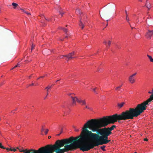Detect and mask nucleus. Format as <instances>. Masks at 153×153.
<instances>
[{
    "label": "nucleus",
    "instance_id": "obj_1",
    "mask_svg": "<svg viewBox=\"0 0 153 153\" xmlns=\"http://www.w3.org/2000/svg\"><path fill=\"white\" fill-rule=\"evenodd\" d=\"M81 137L72 143L79 137H71L68 138L57 140L53 144H48L41 147L38 150L33 149H24L22 148H16V152H23V153H64L69 151H74L79 148L83 152L91 149L90 146L91 140H94L98 137V135L93 133L87 129H83L81 134Z\"/></svg>",
    "mask_w": 153,
    "mask_h": 153
},
{
    "label": "nucleus",
    "instance_id": "obj_2",
    "mask_svg": "<svg viewBox=\"0 0 153 153\" xmlns=\"http://www.w3.org/2000/svg\"><path fill=\"white\" fill-rule=\"evenodd\" d=\"M143 110L138 104L135 108H130L128 110L123 111L120 114H114L112 115L102 117L109 124H113L117 120L133 119L134 117H137L143 112Z\"/></svg>",
    "mask_w": 153,
    "mask_h": 153
},
{
    "label": "nucleus",
    "instance_id": "obj_3",
    "mask_svg": "<svg viewBox=\"0 0 153 153\" xmlns=\"http://www.w3.org/2000/svg\"><path fill=\"white\" fill-rule=\"evenodd\" d=\"M110 124L102 117L98 119H91L88 120L84 125V128H88L93 131H97L102 136L109 135L111 134L107 128L105 127Z\"/></svg>",
    "mask_w": 153,
    "mask_h": 153
},
{
    "label": "nucleus",
    "instance_id": "obj_4",
    "mask_svg": "<svg viewBox=\"0 0 153 153\" xmlns=\"http://www.w3.org/2000/svg\"><path fill=\"white\" fill-rule=\"evenodd\" d=\"M109 135L102 136H100L98 139V138L94 140H91L92 142H91L90 146L91 149L93 148L94 146H98L99 145L103 144H106L110 142V140H108V136Z\"/></svg>",
    "mask_w": 153,
    "mask_h": 153
},
{
    "label": "nucleus",
    "instance_id": "obj_5",
    "mask_svg": "<svg viewBox=\"0 0 153 153\" xmlns=\"http://www.w3.org/2000/svg\"><path fill=\"white\" fill-rule=\"evenodd\" d=\"M152 100H153V93L150 95V98L147 100L143 102V103L139 104L140 105V107H141L143 110V112L144 110L146 109V105H148L149 102L151 101Z\"/></svg>",
    "mask_w": 153,
    "mask_h": 153
},
{
    "label": "nucleus",
    "instance_id": "obj_6",
    "mask_svg": "<svg viewBox=\"0 0 153 153\" xmlns=\"http://www.w3.org/2000/svg\"><path fill=\"white\" fill-rule=\"evenodd\" d=\"M87 22V16L85 15H84L83 17H82L80 19L79 25L81 27L82 29H83L84 27L83 23H85Z\"/></svg>",
    "mask_w": 153,
    "mask_h": 153
},
{
    "label": "nucleus",
    "instance_id": "obj_7",
    "mask_svg": "<svg viewBox=\"0 0 153 153\" xmlns=\"http://www.w3.org/2000/svg\"><path fill=\"white\" fill-rule=\"evenodd\" d=\"M137 73L135 72L130 76L128 77V81L131 84H133L135 82V76Z\"/></svg>",
    "mask_w": 153,
    "mask_h": 153
},
{
    "label": "nucleus",
    "instance_id": "obj_8",
    "mask_svg": "<svg viewBox=\"0 0 153 153\" xmlns=\"http://www.w3.org/2000/svg\"><path fill=\"white\" fill-rule=\"evenodd\" d=\"M74 54L75 52H73L71 53H70L68 55L61 56H60V58H62L64 57H66L68 59V60H70L72 58H75L76 57H75L74 56Z\"/></svg>",
    "mask_w": 153,
    "mask_h": 153
},
{
    "label": "nucleus",
    "instance_id": "obj_9",
    "mask_svg": "<svg viewBox=\"0 0 153 153\" xmlns=\"http://www.w3.org/2000/svg\"><path fill=\"white\" fill-rule=\"evenodd\" d=\"M153 36V30H148L145 35V37L148 39H150Z\"/></svg>",
    "mask_w": 153,
    "mask_h": 153
},
{
    "label": "nucleus",
    "instance_id": "obj_10",
    "mask_svg": "<svg viewBox=\"0 0 153 153\" xmlns=\"http://www.w3.org/2000/svg\"><path fill=\"white\" fill-rule=\"evenodd\" d=\"M71 97L72 100V106H74L76 104V102H78V99L74 95L71 96Z\"/></svg>",
    "mask_w": 153,
    "mask_h": 153
},
{
    "label": "nucleus",
    "instance_id": "obj_11",
    "mask_svg": "<svg viewBox=\"0 0 153 153\" xmlns=\"http://www.w3.org/2000/svg\"><path fill=\"white\" fill-rule=\"evenodd\" d=\"M81 105H83L86 104V102L85 100H82L81 99H78V102Z\"/></svg>",
    "mask_w": 153,
    "mask_h": 153
},
{
    "label": "nucleus",
    "instance_id": "obj_12",
    "mask_svg": "<svg viewBox=\"0 0 153 153\" xmlns=\"http://www.w3.org/2000/svg\"><path fill=\"white\" fill-rule=\"evenodd\" d=\"M103 43L106 46L107 48H109L111 44V42L110 41H108V42H107V41H105Z\"/></svg>",
    "mask_w": 153,
    "mask_h": 153
},
{
    "label": "nucleus",
    "instance_id": "obj_13",
    "mask_svg": "<svg viewBox=\"0 0 153 153\" xmlns=\"http://www.w3.org/2000/svg\"><path fill=\"white\" fill-rule=\"evenodd\" d=\"M125 13L126 14V20L127 21V22L129 23V24L131 26L130 24V23L129 22V17H128V15L127 14V12L126 10L125 11Z\"/></svg>",
    "mask_w": 153,
    "mask_h": 153
},
{
    "label": "nucleus",
    "instance_id": "obj_14",
    "mask_svg": "<svg viewBox=\"0 0 153 153\" xmlns=\"http://www.w3.org/2000/svg\"><path fill=\"white\" fill-rule=\"evenodd\" d=\"M40 16V17H41L42 19L43 20H44V19H45V20H46L47 21H51V19H46L45 18V16L43 15H41Z\"/></svg>",
    "mask_w": 153,
    "mask_h": 153
},
{
    "label": "nucleus",
    "instance_id": "obj_15",
    "mask_svg": "<svg viewBox=\"0 0 153 153\" xmlns=\"http://www.w3.org/2000/svg\"><path fill=\"white\" fill-rule=\"evenodd\" d=\"M116 127V126L115 125H113L110 127H108L107 128L108 129V130L111 131L113 130L114 129V128H115Z\"/></svg>",
    "mask_w": 153,
    "mask_h": 153
},
{
    "label": "nucleus",
    "instance_id": "obj_16",
    "mask_svg": "<svg viewBox=\"0 0 153 153\" xmlns=\"http://www.w3.org/2000/svg\"><path fill=\"white\" fill-rule=\"evenodd\" d=\"M125 104V102H122L120 103H118L117 104V106L119 107V108H121Z\"/></svg>",
    "mask_w": 153,
    "mask_h": 153
},
{
    "label": "nucleus",
    "instance_id": "obj_17",
    "mask_svg": "<svg viewBox=\"0 0 153 153\" xmlns=\"http://www.w3.org/2000/svg\"><path fill=\"white\" fill-rule=\"evenodd\" d=\"M12 5L13 6V8L14 9H16L17 7L18 6V5L17 4L15 3L14 2H13L12 4Z\"/></svg>",
    "mask_w": 153,
    "mask_h": 153
},
{
    "label": "nucleus",
    "instance_id": "obj_18",
    "mask_svg": "<svg viewBox=\"0 0 153 153\" xmlns=\"http://www.w3.org/2000/svg\"><path fill=\"white\" fill-rule=\"evenodd\" d=\"M59 14L61 15V16H62L64 14V13L62 12V9L60 7H59Z\"/></svg>",
    "mask_w": 153,
    "mask_h": 153
},
{
    "label": "nucleus",
    "instance_id": "obj_19",
    "mask_svg": "<svg viewBox=\"0 0 153 153\" xmlns=\"http://www.w3.org/2000/svg\"><path fill=\"white\" fill-rule=\"evenodd\" d=\"M150 61L151 62H153V59L152 58V56L150 55H147Z\"/></svg>",
    "mask_w": 153,
    "mask_h": 153
},
{
    "label": "nucleus",
    "instance_id": "obj_20",
    "mask_svg": "<svg viewBox=\"0 0 153 153\" xmlns=\"http://www.w3.org/2000/svg\"><path fill=\"white\" fill-rule=\"evenodd\" d=\"M59 29H62L63 31L66 33L67 32V29L65 28H62L61 27H59Z\"/></svg>",
    "mask_w": 153,
    "mask_h": 153
},
{
    "label": "nucleus",
    "instance_id": "obj_21",
    "mask_svg": "<svg viewBox=\"0 0 153 153\" xmlns=\"http://www.w3.org/2000/svg\"><path fill=\"white\" fill-rule=\"evenodd\" d=\"M122 85H121L117 87L116 88L115 90L117 91H120L121 89V88L122 86Z\"/></svg>",
    "mask_w": 153,
    "mask_h": 153
},
{
    "label": "nucleus",
    "instance_id": "obj_22",
    "mask_svg": "<svg viewBox=\"0 0 153 153\" xmlns=\"http://www.w3.org/2000/svg\"><path fill=\"white\" fill-rule=\"evenodd\" d=\"M146 6L149 9L150 8H151V6L150 4H148L147 2H146Z\"/></svg>",
    "mask_w": 153,
    "mask_h": 153
},
{
    "label": "nucleus",
    "instance_id": "obj_23",
    "mask_svg": "<svg viewBox=\"0 0 153 153\" xmlns=\"http://www.w3.org/2000/svg\"><path fill=\"white\" fill-rule=\"evenodd\" d=\"M45 130V129L42 127V129L41 130V134L42 135H43L44 134L43 133V131Z\"/></svg>",
    "mask_w": 153,
    "mask_h": 153
},
{
    "label": "nucleus",
    "instance_id": "obj_24",
    "mask_svg": "<svg viewBox=\"0 0 153 153\" xmlns=\"http://www.w3.org/2000/svg\"><path fill=\"white\" fill-rule=\"evenodd\" d=\"M0 148L3 149H6L5 147L2 145L1 143H0Z\"/></svg>",
    "mask_w": 153,
    "mask_h": 153
},
{
    "label": "nucleus",
    "instance_id": "obj_25",
    "mask_svg": "<svg viewBox=\"0 0 153 153\" xmlns=\"http://www.w3.org/2000/svg\"><path fill=\"white\" fill-rule=\"evenodd\" d=\"M20 64H19V63L16 65L13 68H12L11 70H13V69H14V68H16V67H17L19 66Z\"/></svg>",
    "mask_w": 153,
    "mask_h": 153
},
{
    "label": "nucleus",
    "instance_id": "obj_26",
    "mask_svg": "<svg viewBox=\"0 0 153 153\" xmlns=\"http://www.w3.org/2000/svg\"><path fill=\"white\" fill-rule=\"evenodd\" d=\"M105 146H101L100 147L101 149L103 151H105Z\"/></svg>",
    "mask_w": 153,
    "mask_h": 153
},
{
    "label": "nucleus",
    "instance_id": "obj_27",
    "mask_svg": "<svg viewBox=\"0 0 153 153\" xmlns=\"http://www.w3.org/2000/svg\"><path fill=\"white\" fill-rule=\"evenodd\" d=\"M85 108H87L88 109H89L90 110H92V108H91L89 107L88 106H85Z\"/></svg>",
    "mask_w": 153,
    "mask_h": 153
},
{
    "label": "nucleus",
    "instance_id": "obj_28",
    "mask_svg": "<svg viewBox=\"0 0 153 153\" xmlns=\"http://www.w3.org/2000/svg\"><path fill=\"white\" fill-rule=\"evenodd\" d=\"M20 10H21L23 12H24V13H25V12L26 11L25 9H23V8H20Z\"/></svg>",
    "mask_w": 153,
    "mask_h": 153
},
{
    "label": "nucleus",
    "instance_id": "obj_29",
    "mask_svg": "<svg viewBox=\"0 0 153 153\" xmlns=\"http://www.w3.org/2000/svg\"><path fill=\"white\" fill-rule=\"evenodd\" d=\"M25 13L27 14L28 16H30L31 15L30 13L26 11Z\"/></svg>",
    "mask_w": 153,
    "mask_h": 153
},
{
    "label": "nucleus",
    "instance_id": "obj_30",
    "mask_svg": "<svg viewBox=\"0 0 153 153\" xmlns=\"http://www.w3.org/2000/svg\"><path fill=\"white\" fill-rule=\"evenodd\" d=\"M45 130H46V131L45 132V135H46L47 134L48 132L49 131V130L48 129H46Z\"/></svg>",
    "mask_w": 153,
    "mask_h": 153
},
{
    "label": "nucleus",
    "instance_id": "obj_31",
    "mask_svg": "<svg viewBox=\"0 0 153 153\" xmlns=\"http://www.w3.org/2000/svg\"><path fill=\"white\" fill-rule=\"evenodd\" d=\"M76 12L77 13H80V11L79 9H77L76 10Z\"/></svg>",
    "mask_w": 153,
    "mask_h": 153
},
{
    "label": "nucleus",
    "instance_id": "obj_32",
    "mask_svg": "<svg viewBox=\"0 0 153 153\" xmlns=\"http://www.w3.org/2000/svg\"><path fill=\"white\" fill-rule=\"evenodd\" d=\"M34 47V46L33 44L31 46V51H32L33 50V49Z\"/></svg>",
    "mask_w": 153,
    "mask_h": 153
},
{
    "label": "nucleus",
    "instance_id": "obj_33",
    "mask_svg": "<svg viewBox=\"0 0 153 153\" xmlns=\"http://www.w3.org/2000/svg\"><path fill=\"white\" fill-rule=\"evenodd\" d=\"M97 87H96L94 88L93 89V91L95 93H97V92L96 91V89H97Z\"/></svg>",
    "mask_w": 153,
    "mask_h": 153
},
{
    "label": "nucleus",
    "instance_id": "obj_34",
    "mask_svg": "<svg viewBox=\"0 0 153 153\" xmlns=\"http://www.w3.org/2000/svg\"><path fill=\"white\" fill-rule=\"evenodd\" d=\"M51 86H48L45 89H49L51 88Z\"/></svg>",
    "mask_w": 153,
    "mask_h": 153
},
{
    "label": "nucleus",
    "instance_id": "obj_35",
    "mask_svg": "<svg viewBox=\"0 0 153 153\" xmlns=\"http://www.w3.org/2000/svg\"><path fill=\"white\" fill-rule=\"evenodd\" d=\"M17 110V108H16L14 110H13V111H11V112L13 113H15V111H16Z\"/></svg>",
    "mask_w": 153,
    "mask_h": 153
},
{
    "label": "nucleus",
    "instance_id": "obj_36",
    "mask_svg": "<svg viewBox=\"0 0 153 153\" xmlns=\"http://www.w3.org/2000/svg\"><path fill=\"white\" fill-rule=\"evenodd\" d=\"M34 85V83H32L31 84H30L28 85V86H30Z\"/></svg>",
    "mask_w": 153,
    "mask_h": 153
},
{
    "label": "nucleus",
    "instance_id": "obj_37",
    "mask_svg": "<svg viewBox=\"0 0 153 153\" xmlns=\"http://www.w3.org/2000/svg\"><path fill=\"white\" fill-rule=\"evenodd\" d=\"M48 90L49 89H47V94L46 96L45 97V99L48 96V93L49 92Z\"/></svg>",
    "mask_w": 153,
    "mask_h": 153
},
{
    "label": "nucleus",
    "instance_id": "obj_38",
    "mask_svg": "<svg viewBox=\"0 0 153 153\" xmlns=\"http://www.w3.org/2000/svg\"><path fill=\"white\" fill-rule=\"evenodd\" d=\"M150 51V52H153V48H151L149 49Z\"/></svg>",
    "mask_w": 153,
    "mask_h": 153
},
{
    "label": "nucleus",
    "instance_id": "obj_39",
    "mask_svg": "<svg viewBox=\"0 0 153 153\" xmlns=\"http://www.w3.org/2000/svg\"><path fill=\"white\" fill-rule=\"evenodd\" d=\"M149 94H152L153 93V89H152L151 91H149Z\"/></svg>",
    "mask_w": 153,
    "mask_h": 153
},
{
    "label": "nucleus",
    "instance_id": "obj_40",
    "mask_svg": "<svg viewBox=\"0 0 153 153\" xmlns=\"http://www.w3.org/2000/svg\"><path fill=\"white\" fill-rule=\"evenodd\" d=\"M49 51V50H45L44 51V53H45V54H47V53H46L45 52H47V51Z\"/></svg>",
    "mask_w": 153,
    "mask_h": 153
},
{
    "label": "nucleus",
    "instance_id": "obj_41",
    "mask_svg": "<svg viewBox=\"0 0 153 153\" xmlns=\"http://www.w3.org/2000/svg\"><path fill=\"white\" fill-rule=\"evenodd\" d=\"M46 76H47V75H46ZM45 75H44V76H40V78H43L44 77H45Z\"/></svg>",
    "mask_w": 153,
    "mask_h": 153
},
{
    "label": "nucleus",
    "instance_id": "obj_42",
    "mask_svg": "<svg viewBox=\"0 0 153 153\" xmlns=\"http://www.w3.org/2000/svg\"><path fill=\"white\" fill-rule=\"evenodd\" d=\"M87 36V35L86 34H85L83 36V38L84 39L85 38L86 36Z\"/></svg>",
    "mask_w": 153,
    "mask_h": 153
},
{
    "label": "nucleus",
    "instance_id": "obj_43",
    "mask_svg": "<svg viewBox=\"0 0 153 153\" xmlns=\"http://www.w3.org/2000/svg\"><path fill=\"white\" fill-rule=\"evenodd\" d=\"M144 140L145 141H147L148 140L146 138L144 139Z\"/></svg>",
    "mask_w": 153,
    "mask_h": 153
},
{
    "label": "nucleus",
    "instance_id": "obj_44",
    "mask_svg": "<svg viewBox=\"0 0 153 153\" xmlns=\"http://www.w3.org/2000/svg\"><path fill=\"white\" fill-rule=\"evenodd\" d=\"M51 136H49L48 137V138L49 139H50V138H51Z\"/></svg>",
    "mask_w": 153,
    "mask_h": 153
},
{
    "label": "nucleus",
    "instance_id": "obj_45",
    "mask_svg": "<svg viewBox=\"0 0 153 153\" xmlns=\"http://www.w3.org/2000/svg\"><path fill=\"white\" fill-rule=\"evenodd\" d=\"M59 40L62 41H63L64 40V39H59Z\"/></svg>",
    "mask_w": 153,
    "mask_h": 153
},
{
    "label": "nucleus",
    "instance_id": "obj_46",
    "mask_svg": "<svg viewBox=\"0 0 153 153\" xmlns=\"http://www.w3.org/2000/svg\"><path fill=\"white\" fill-rule=\"evenodd\" d=\"M61 134V133H60L59 134H57L56 135L57 136H59Z\"/></svg>",
    "mask_w": 153,
    "mask_h": 153
},
{
    "label": "nucleus",
    "instance_id": "obj_47",
    "mask_svg": "<svg viewBox=\"0 0 153 153\" xmlns=\"http://www.w3.org/2000/svg\"><path fill=\"white\" fill-rule=\"evenodd\" d=\"M31 77V75H30V76H29V79H30V78Z\"/></svg>",
    "mask_w": 153,
    "mask_h": 153
},
{
    "label": "nucleus",
    "instance_id": "obj_48",
    "mask_svg": "<svg viewBox=\"0 0 153 153\" xmlns=\"http://www.w3.org/2000/svg\"><path fill=\"white\" fill-rule=\"evenodd\" d=\"M3 84V83H2L1 84H0V86L2 85Z\"/></svg>",
    "mask_w": 153,
    "mask_h": 153
},
{
    "label": "nucleus",
    "instance_id": "obj_49",
    "mask_svg": "<svg viewBox=\"0 0 153 153\" xmlns=\"http://www.w3.org/2000/svg\"><path fill=\"white\" fill-rule=\"evenodd\" d=\"M75 130L76 131H79V129H76Z\"/></svg>",
    "mask_w": 153,
    "mask_h": 153
},
{
    "label": "nucleus",
    "instance_id": "obj_50",
    "mask_svg": "<svg viewBox=\"0 0 153 153\" xmlns=\"http://www.w3.org/2000/svg\"><path fill=\"white\" fill-rule=\"evenodd\" d=\"M41 22L42 23H43V22H43V20H41Z\"/></svg>",
    "mask_w": 153,
    "mask_h": 153
},
{
    "label": "nucleus",
    "instance_id": "obj_51",
    "mask_svg": "<svg viewBox=\"0 0 153 153\" xmlns=\"http://www.w3.org/2000/svg\"><path fill=\"white\" fill-rule=\"evenodd\" d=\"M138 1H140V2L142 1V0H138Z\"/></svg>",
    "mask_w": 153,
    "mask_h": 153
},
{
    "label": "nucleus",
    "instance_id": "obj_52",
    "mask_svg": "<svg viewBox=\"0 0 153 153\" xmlns=\"http://www.w3.org/2000/svg\"><path fill=\"white\" fill-rule=\"evenodd\" d=\"M59 80H57L56 81V82H57L58 81H59Z\"/></svg>",
    "mask_w": 153,
    "mask_h": 153
},
{
    "label": "nucleus",
    "instance_id": "obj_53",
    "mask_svg": "<svg viewBox=\"0 0 153 153\" xmlns=\"http://www.w3.org/2000/svg\"><path fill=\"white\" fill-rule=\"evenodd\" d=\"M39 79H40V77H39L37 79L38 80Z\"/></svg>",
    "mask_w": 153,
    "mask_h": 153
},
{
    "label": "nucleus",
    "instance_id": "obj_54",
    "mask_svg": "<svg viewBox=\"0 0 153 153\" xmlns=\"http://www.w3.org/2000/svg\"><path fill=\"white\" fill-rule=\"evenodd\" d=\"M67 37H68V36H65V38H67Z\"/></svg>",
    "mask_w": 153,
    "mask_h": 153
},
{
    "label": "nucleus",
    "instance_id": "obj_55",
    "mask_svg": "<svg viewBox=\"0 0 153 153\" xmlns=\"http://www.w3.org/2000/svg\"><path fill=\"white\" fill-rule=\"evenodd\" d=\"M134 153H137V152H134Z\"/></svg>",
    "mask_w": 153,
    "mask_h": 153
},
{
    "label": "nucleus",
    "instance_id": "obj_56",
    "mask_svg": "<svg viewBox=\"0 0 153 153\" xmlns=\"http://www.w3.org/2000/svg\"><path fill=\"white\" fill-rule=\"evenodd\" d=\"M44 26H45V24H44V25H43Z\"/></svg>",
    "mask_w": 153,
    "mask_h": 153
},
{
    "label": "nucleus",
    "instance_id": "obj_57",
    "mask_svg": "<svg viewBox=\"0 0 153 153\" xmlns=\"http://www.w3.org/2000/svg\"><path fill=\"white\" fill-rule=\"evenodd\" d=\"M131 27V28H132V29L133 28V27Z\"/></svg>",
    "mask_w": 153,
    "mask_h": 153
},
{
    "label": "nucleus",
    "instance_id": "obj_58",
    "mask_svg": "<svg viewBox=\"0 0 153 153\" xmlns=\"http://www.w3.org/2000/svg\"><path fill=\"white\" fill-rule=\"evenodd\" d=\"M38 85V84H37V85Z\"/></svg>",
    "mask_w": 153,
    "mask_h": 153
}]
</instances>
